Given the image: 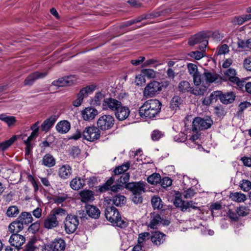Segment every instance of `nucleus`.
<instances>
[{
	"label": "nucleus",
	"instance_id": "393cba45",
	"mask_svg": "<svg viewBox=\"0 0 251 251\" xmlns=\"http://www.w3.org/2000/svg\"><path fill=\"white\" fill-rule=\"evenodd\" d=\"M72 175V167L68 164L62 166L58 170V176L63 179L69 178Z\"/></svg>",
	"mask_w": 251,
	"mask_h": 251
},
{
	"label": "nucleus",
	"instance_id": "2f4dec72",
	"mask_svg": "<svg viewBox=\"0 0 251 251\" xmlns=\"http://www.w3.org/2000/svg\"><path fill=\"white\" fill-rule=\"evenodd\" d=\"M86 213L88 216L94 219H98L100 217V212L99 209L94 205H87L85 206Z\"/></svg>",
	"mask_w": 251,
	"mask_h": 251
},
{
	"label": "nucleus",
	"instance_id": "412c9836",
	"mask_svg": "<svg viewBox=\"0 0 251 251\" xmlns=\"http://www.w3.org/2000/svg\"><path fill=\"white\" fill-rule=\"evenodd\" d=\"M130 112L129 108L127 106L122 104L115 112V115L119 121H122L128 117Z\"/></svg>",
	"mask_w": 251,
	"mask_h": 251
},
{
	"label": "nucleus",
	"instance_id": "8fccbe9b",
	"mask_svg": "<svg viewBox=\"0 0 251 251\" xmlns=\"http://www.w3.org/2000/svg\"><path fill=\"white\" fill-rule=\"evenodd\" d=\"M40 223L37 221L32 224L28 227V230L32 234L36 233L40 229Z\"/></svg>",
	"mask_w": 251,
	"mask_h": 251
},
{
	"label": "nucleus",
	"instance_id": "b1692460",
	"mask_svg": "<svg viewBox=\"0 0 251 251\" xmlns=\"http://www.w3.org/2000/svg\"><path fill=\"white\" fill-rule=\"evenodd\" d=\"M59 222L57 217L51 213L44 221V226L46 228L52 229L58 226Z\"/></svg>",
	"mask_w": 251,
	"mask_h": 251
},
{
	"label": "nucleus",
	"instance_id": "3c124183",
	"mask_svg": "<svg viewBox=\"0 0 251 251\" xmlns=\"http://www.w3.org/2000/svg\"><path fill=\"white\" fill-rule=\"evenodd\" d=\"M151 236L149 232H143L139 234L138 243L141 245L143 244L146 239H151Z\"/></svg>",
	"mask_w": 251,
	"mask_h": 251
},
{
	"label": "nucleus",
	"instance_id": "4be33fe9",
	"mask_svg": "<svg viewBox=\"0 0 251 251\" xmlns=\"http://www.w3.org/2000/svg\"><path fill=\"white\" fill-rule=\"evenodd\" d=\"M126 198L120 194L116 195L115 196L113 197L112 199L108 197L105 198V201H106L108 204H110L111 202H112V204L117 206H122L124 205L126 203Z\"/></svg>",
	"mask_w": 251,
	"mask_h": 251
},
{
	"label": "nucleus",
	"instance_id": "a19ab883",
	"mask_svg": "<svg viewBox=\"0 0 251 251\" xmlns=\"http://www.w3.org/2000/svg\"><path fill=\"white\" fill-rule=\"evenodd\" d=\"M20 212L19 208L16 205H11L8 207L5 215L8 218L16 217Z\"/></svg>",
	"mask_w": 251,
	"mask_h": 251
},
{
	"label": "nucleus",
	"instance_id": "6e6d98bb",
	"mask_svg": "<svg viewBox=\"0 0 251 251\" xmlns=\"http://www.w3.org/2000/svg\"><path fill=\"white\" fill-rule=\"evenodd\" d=\"M204 51H194L189 53V55L190 57L195 58L196 60H200L203 56V53Z\"/></svg>",
	"mask_w": 251,
	"mask_h": 251
},
{
	"label": "nucleus",
	"instance_id": "5fc2aeb1",
	"mask_svg": "<svg viewBox=\"0 0 251 251\" xmlns=\"http://www.w3.org/2000/svg\"><path fill=\"white\" fill-rule=\"evenodd\" d=\"M231 23L234 25H241L245 22L242 16H235L231 19Z\"/></svg>",
	"mask_w": 251,
	"mask_h": 251
},
{
	"label": "nucleus",
	"instance_id": "bb28decb",
	"mask_svg": "<svg viewBox=\"0 0 251 251\" xmlns=\"http://www.w3.org/2000/svg\"><path fill=\"white\" fill-rule=\"evenodd\" d=\"M70 123L67 120L60 121L55 126L57 131L61 134L67 133L70 129Z\"/></svg>",
	"mask_w": 251,
	"mask_h": 251
},
{
	"label": "nucleus",
	"instance_id": "473e14b6",
	"mask_svg": "<svg viewBox=\"0 0 251 251\" xmlns=\"http://www.w3.org/2000/svg\"><path fill=\"white\" fill-rule=\"evenodd\" d=\"M235 95L232 92H227L225 94L222 93L220 98L221 102L224 104H228L232 103L235 100Z\"/></svg>",
	"mask_w": 251,
	"mask_h": 251
},
{
	"label": "nucleus",
	"instance_id": "0eeeda50",
	"mask_svg": "<svg viewBox=\"0 0 251 251\" xmlns=\"http://www.w3.org/2000/svg\"><path fill=\"white\" fill-rule=\"evenodd\" d=\"M82 135L83 139L90 142H94L100 138V131L98 127L88 126L85 128Z\"/></svg>",
	"mask_w": 251,
	"mask_h": 251
},
{
	"label": "nucleus",
	"instance_id": "c85d7f7f",
	"mask_svg": "<svg viewBox=\"0 0 251 251\" xmlns=\"http://www.w3.org/2000/svg\"><path fill=\"white\" fill-rule=\"evenodd\" d=\"M150 220L148 226L151 229H155L158 224L161 222L162 218L159 214L154 212L151 214Z\"/></svg>",
	"mask_w": 251,
	"mask_h": 251
},
{
	"label": "nucleus",
	"instance_id": "f704fd0d",
	"mask_svg": "<svg viewBox=\"0 0 251 251\" xmlns=\"http://www.w3.org/2000/svg\"><path fill=\"white\" fill-rule=\"evenodd\" d=\"M55 159L53 156L50 153L45 154L42 160V164L47 167H52L55 165Z\"/></svg>",
	"mask_w": 251,
	"mask_h": 251
},
{
	"label": "nucleus",
	"instance_id": "9b49d317",
	"mask_svg": "<svg viewBox=\"0 0 251 251\" xmlns=\"http://www.w3.org/2000/svg\"><path fill=\"white\" fill-rule=\"evenodd\" d=\"M114 122L113 116L110 115H104L100 116L98 120L97 126L102 130H108L113 126Z\"/></svg>",
	"mask_w": 251,
	"mask_h": 251
},
{
	"label": "nucleus",
	"instance_id": "f257e3e1",
	"mask_svg": "<svg viewBox=\"0 0 251 251\" xmlns=\"http://www.w3.org/2000/svg\"><path fill=\"white\" fill-rule=\"evenodd\" d=\"M161 107V102L157 99L147 100L140 107L139 115L142 118H154L160 112Z\"/></svg>",
	"mask_w": 251,
	"mask_h": 251
},
{
	"label": "nucleus",
	"instance_id": "cd10ccee",
	"mask_svg": "<svg viewBox=\"0 0 251 251\" xmlns=\"http://www.w3.org/2000/svg\"><path fill=\"white\" fill-rule=\"evenodd\" d=\"M57 119L56 115H52L49 118L45 120L41 125V129L44 131H48L54 125Z\"/></svg>",
	"mask_w": 251,
	"mask_h": 251
},
{
	"label": "nucleus",
	"instance_id": "1a4fd4ad",
	"mask_svg": "<svg viewBox=\"0 0 251 251\" xmlns=\"http://www.w3.org/2000/svg\"><path fill=\"white\" fill-rule=\"evenodd\" d=\"M174 203L176 207L179 208L183 212L187 211L190 208L200 210V207L196 205L197 203L196 202L193 201H185L179 197H176Z\"/></svg>",
	"mask_w": 251,
	"mask_h": 251
},
{
	"label": "nucleus",
	"instance_id": "6ab92c4d",
	"mask_svg": "<svg viewBox=\"0 0 251 251\" xmlns=\"http://www.w3.org/2000/svg\"><path fill=\"white\" fill-rule=\"evenodd\" d=\"M48 74V72H39L37 71L31 73L25 79L24 85L25 86H31L36 80L45 77Z\"/></svg>",
	"mask_w": 251,
	"mask_h": 251
},
{
	"label": "nucleus",
	"instance_id": "9d476101",
	"mask_svg": "<svg viewBox=\"0 0 251 251\" xmlns=\"http://www.w3.org/2000/svg\"><path fill=\"white\" fill-rule=\"evenodd\" d=\"M162 90L161 84L156 81H152L148 83L144 89L143 94L146 97H152L159 93Z\"/></svg>",
	"mask_w": 251,
	"mask_h": 251
},
{
	"label": "nucleus",
	"instance_id": "6e6552de",
	"mask_svg": "<svg viewBox=\"0 0 251 251\" xmlns=\"http://www.w3.org/2000/svg\"><path fill=\"white\" fill-rule=\"evenodd\" d=\"M79 224L78 218L76 216L67 215L64 221V227L66 232L71 234L75 232Z\"/></svg>",
	"mask_w": 251,
	"mask_h": 251
},
{
	"label": "nucleus",
	"instance_id": "4468645a",
	"mask_svg": "<svg viewBox=\"0 0 251 251\" xmlns=\"http://www.w3.org/2000/svg\"><path fill=\"white\" fill-rule=\"evenodd\" d=\"M224 74L230 82L236 85L237 88L242 89L244 86L245 81L240 80L239 77L235 76L236 71L235 69L232 68L228 69L224 73Z\"/></svg>",
	"mask_w": 251,
	"mask_h": 251
},
{
	"label": "nucleus",
	"instance_id": "09e8293b",
	"mask_svg": "<svg viewBox=\"0 0 251 251\" xmlns=\"http://www.w3.org/2000/svg\"><path fill=\"white\" fill-rule=\"evenodd\" d=\"M164 134L159 130H153L151 134V138L153 141H158L161 137H163Z\"/></svg>",
	"mask_w": 251,
	"mask_h": 251
},
{
	"label": "nucleus",
	"instance_id": "f03ea898",
	"mask_svg": "<svg viewBox=\"0 0 251 251\" xmlns=\"http://www.w3.org/2000/svg\"><path fill=\"white\" fill-rule=\"evenodd\" d=\"M129 167L130 163L127 162L116 167L113 171V175L112 176L109 178L102 185L98 186V191L100 193H104L108 191L109 187H110L111 185L114 183L116 177H118L119 175L124 174L129 169Z\"/></svg>",
	"mask_w": 251,
	"mask_h": 251
},
{
	"label": "nucleus",
	"instance_id": "de8ad7c7",
	"mask_svg": "<svg viewBox=\"0 0 251 251\" xmlns=\"http://www.w3.org/2000/svg\"><path fill=\"white\" fill-rule=\"evenodd\" d=\"M241 189L245 192H248L251 189V182L248 180L243 179L240 184Z\"/></svg>",
	"mask_w": 251,
	"mask_h": 251
},
{
	"label": "nucleus",
	"instance_id": "7ed1b4c3",
	"mask_svg": "<svg viewBox=\"0 0 251 251\" xmlns=\"http://www.w3.org/2000/svg\"><path fill=\"white\" fill-rule=\"evenodd\" d=\"M105 216L108 221L118 227L125 228L127 226V223L122 219L119 211L114 206H109L106 208Z\"/></svg>",
	"mask_w": 251,
	"mask_h": 251
},
{
	"label": "nucleus",
	"instance_id": "13d9d810",
	"mask_svg": "<svg viewBox=\"0 0 251 251\" xmlns=\"http://www.w3.org/2000/svg\"><path fill=\"white\" fill-rule=\"evenodd\" d=\"M243 67L248 71L251 72V56L244 59L243 63Z\"/></svg>",
	"mask_w": 251,
	"mask_h": 251
},
{
	"label": "nucleus",
	"instance_id": "e2e57ef3",
	"mask_svg": "<svg viewBox=\"0 0 251 251\" xmlns=\"http://www.w3.org/2000/svg\"><path fill=\"white\" fill-rule=\"evenodd\" d=\"M196 194L194 189L192 188H189L186 190L184 193V198L185 199H191Z\"/></svg>",
	"mask_w": 251,
	"mask_h": 251
},
{
	"label": "nucleus",
	"instance_id": "7c9ffc66",
	"mask_svg": "<svg viewBox=\"0 0 251 251\" xmlns=\"http://www.w3.org/2000/svg\"><path fill=\"white\" fill-rule=\"evenodd\" d=\"M8 229L11 233L18 234L24 229V226L17 218L9 225Z\"/></svg>",
	"mask_w": 251,
	"mask_h": 251
},
{
	"label": "nucleus",
	"instance_id": "69168bd1",
	"mask_svg": "<svg viewBox=\"0 0 251 251\" xmlns=\"http://www.w3.org/2000/svg\"><path fill=\"white\" fill-rule=\"evenodd\" d=\"M135 82L137 85L141 86L145 83V78L143 75H139L135 78Z\"/></svg>",
	"mask_w": 251,
	"mask_h": 251
},
{
	"label": "nucleus",
	"instance_id": "c9c22d12",
	"mask_svg": "<svg viewBox=\"0 0 251 251\" xmlns=\"http://www.w3.org/2000/svg\"><path fill=\"white\" fill-rule=\"evenodd\" d=\"M18 219L24 226L27 225L31 223L33 221V218L31 214L27 212H23L18 217Z\"/></svg>",
	"mask_w": 251,
	"mask_h": 251
},
{
	"label": "nucleus",
	"instance_id": "e433bc0d",
	"mask_svg": "<svg viewBox=\"0 0 251 251\" xmlns=\"http://www.w3.org/2000/svg\"><path fill=\"white\" fill-rule=\"evenodd\" d=\"M192 87L189 82L186 80L181 81L178 85V90L180 93L191 92Z\"/></svg>",
	"mask_w": 251,
	"mask_h": 251
},
{
	"label": "nucleus",
	"instance_id": "603ef678",
	"mask_svg": "<svg viewBox=\"0 0 251 251\" xmlns=\"http://www.w3.org/2000/svg\"><path fill=\"white\" fill-rule=\"evenodd\" d=\"M104 95L100 92L97 93L93 99V103L96 105H100L102 100H104Z\"/></svg>",
	"mask_w": 251,
	"mask_h": 251
},
{
	"label": "nucleus",
	"instance_id": "ea45409f",
	"mask_svg": "<svg viewBox=\"0 0 251 251\" xmlns=\"http://www.w3.org/2000/svg\"><path fill=\"white\" fill-rule=\"evenodd\" d=\"M17 139L16 135H13L9 139L0 143V151H3L10 147Z\"/></svg>",
	"mask_w": 251,
	"mask_h": 251
},
{
	"label": "nucleus",
	"instance_id": "39448f33",
	"mask_svg": "<svg viewBox=\"0 0 251 251\" xmlns=\"http://www.w3.org/2000/svg\"><path fill=\"white\" fill-rule=\"evenodd\" d=\"M190 46H194L200 44L199 49L201 51H204L208 44V37L203 32H199L191 37L188 41Z\"/></svg>",
	"mask_w": 251,
	"mask_h": 251
},
{
	"label": "nucleus",
	"instance_id": "f8f14e48",
	"mask_svg": "<svg viewBox=\"0 0 251 251\" xmlns=\"http://www.w3.org/2000/svg\"><path fill=\"white\" fill-rule=\"evenodd\" d=\"M65 247V241L61 238H57L45 245L43 251H64Z\"/></svg>",
	"mask_w": 251,
	"mask_h": 251
},
{
	"label": "nucleus",
	"instance_id": "79ce46f5",
	"mask_svg": "<svg viewBox=\"0 0 251 251\" xmlns=\"http://www.w3.org/2000/svg\"><path fill=\"white\" fill-rule=\"evenodd\" d=\"M238 48H241L244 50H251V38L247 40L239 39L237 42Z\"/></svg>",
	"mask_w": 251,
	"mask_h": 251
},
{
	"label": "nucleus",
	"instance_id": "2eb2a0df",
	"mask_svg": "<svg viewBox=\"0 0 251 251\" xmlns=\"http://www.w3.org/2000/svg\"><path fill=\"white\" fill-rule=\"evenodd\" d=\"M125 188L133 194H142L145 191V183L143 181L130 182L126 184Z\"/></svg>",
	"mask_w": 251,
	"mask_h": 251
},
{
	"label": "nucleus",
	"instance_id": "052dcab7",
	"mask_svg": "<svg viewBox=\"0 0 251 251\" xmlns=\"http://www.w3.org/2000/svg\"><path fill=\"white\" fill-rule=\"evenodd\" d=\"M161 183V186L163 188H166L172 185V180L168 177H165L162 180L161 179L160 182Z\"/></svg>",
	"mask_w": 251,
	"mask_h": 251
},
{
	"label": "nucleus",
	"instance_id": "c756f323",
	"mask_svg": "<svg viewBox=\"0 0 251 251\" xmlns=\"http://www.w3.org/2000/svg\"><path fill=\"white\" fill-rule=\"evenodd\" d=\"M85 184L84 179L76 176L70 182V185L71 188L75 190H78L84 187Z\"/></svg>",
	"mask_w": 251,
	"mask_h": 251
},
{
	"label": "nucleus",
	"instance_id": "0e129e2a",
	"mask_svg": "<svg viewBox=\"0 0 251 251\" xmlns=\"http://www.w3.org/2000/svg\"><path fill=\"white\" fill-rule=\"evenodd\" d=\"M142 72L145 75H146L148 77L153 78L155 76V73L152 69H144L142 71Z\"/></svg>",
	"mask_w": 251,
	"mask_h": 251
},
{
	"label": "nucleus",
	"instance_id": "20e7f679",
	"mask_svg": "<svg viewBox=\"0 0 251 251\" xmlns=\"http://www.w3.org/2000/svg\"><path fill=\"white\" fill-rule=\"evenodd\" d=\"M212 124L213 121L210 117L201 118L197 117L193 121L192 129L194 132L197 133L201 130L209 128Z\"/></svg>",
	"mask_w": 251,
	"mask_h": 251
},
{
	"label": "nucleus",
	"instance_id": "774afa93",
	"mask_svg": "<svg viewBox=\"0 0 251 251\" xmlns=\"http://www.w3.org/2000/svg\"><path fill=\"white\" fill-rule=\"evenodd\" d=\"M227 215L228 217L233 221H236L238 220V215L237 213V212H235L233 211L231 209H229L227 213Z\"/></svg>",
	"mask_w": 251,
	"mask_h": 251
},
{
	"label": "nucleus",
	"instance_id": "dca6fc26",
	"mask_svg": "<svg viewBox=\"0 0 251 251\" xmlns=\"http://www.w3.org/2000/svg\"><path fill=\"white\" fill-rule=\"evenodd\" d=\"M189 74L193 77L195 85L198 86L201 82V75L198 71V67L193 63H188L187 66Z\"/></svg>",
	"mask_w": 251,
	"mask_h": 251
},
{
	"label": "nucleus",
	"instance_id": "aec40b11",
	"mask_svg": "<svg viewBox=\"0 0 251 251\" xmlns=\"http://www.w3.org/2000/svg\"><path fill=\"white\" fill-rule=\"evenodd\" d=\"M72 76H67L59 78L57 80L53 81L52 85L57 87H66L73 85L75 80L73 79Z\"/></svg>",
	"mask_w": 251,
	"mask_h": 251
},
{
	"label": "nucleus",
	"instance_id": "5701e85b",
	"mask_svg": "<svg viewBox=\"0 0 251 251\" xmlns=\"http://www.w3.org/2000/svg\"><path fill=\"white\" fill-rule=\"evenodd\" d=\"M166 235L159 231H156L151 233V240L152 243L159 246L164 243L165 240Z\"/></svg>",
	"mask_w": 251,
	"mask_h": 251
},
{
	"label": "nucleus",
	"instance_id": "423d86ee",
	"mask_svg": "<svg viewBox=\"0 0 251 251\" xmlns=\"http://www.w3.org/2000/svg\"><path fill=\"white\" fill-rule=\"evenodd\" d=\"M125 94H120L118 97V100L108 98L104 99L102 102V108L104 110H110L115 112L122 104V99Z\"/></svg>",
	"mask_w": 251,
	"mask_h": 251
},
{
	"label": "nucleus",
	"instance_id": "37998d69",
	"mask_svg": "<svg viewBox=\"0 0 251 251\" xmlns=\"http://www.w3.org/2000/svg\"><path fill=\"white\" fill-rule=\"evenodd\" d=\"M182 102V100L179 96H174L171 100L170 107L173 110H176Z\"/></svg>",
	"mask_w": 251,
	"mask_h": 251
},
{
	"label": "nucleus",
	"instance_id": "338daca9",
	"mask_svg": "<svg viewBox=\"0 0 251 251\" xmlns=\"http://www.w3.org/2000/svg\"><path fill=\"white\" fill-rule=\"evenodd\" d=\"M229 51V48L226 44L222 45L219 48L218 54H225Z\"/></svg>",
	"mask_w": 251,
	"mask_h": 251
},
{
	"label": "nucleus",
	"instance_id": "4c0bfd02",
	"mask_svg": "<svg viewBox=\"0 0 251 251\" xmlns=\"http://www.w3.org/2000/svg\"><path fill=\"white\" fill-rule=\"evenodd\" d=\"M151 203L154 209L164 210L163 202L159 196H154L151 200Z\"/></svg>",
	"mask_w": 251,
	"mask_h": 251
},
{
	"label": "nucleus",
	"instance_id": "58836bf2",
	"mask_svg": "<svg viewBox=\"0 0 251 251\" xmlns=\"http://www.w3.org/2000/svg\"><path fill=\"white\" fill-rule=\"evenodd\" d=\"M0 120L6 123L8 126H13L16 122L14 116H8L4 113L0 114Z\"/></svg>",
	"mask_w": 251,
	"mask_h": 251
},
{
	"label": "nucleus",
	"instance_id": "a18cd8bd",
	"mask_svg": "<svg viewBox=\"0 0 251 251\" xmlns=\"http://www.w3.org/2000/svg\"><path fill=\"white\" fill-rule=\"evenodd\" d=\"M148 183L155 185L159 183L161 181V176L159 174L154 173L147 177Z\"/></svg>",
	"mask_w": 251,
	"mask_h": 251
},
{
	"label": "nucleus",
	"instance_id": "680f3d73",
	"mask_svg": "<svg viewBox=\"0 0 251 251\" xmlns=\"http://www.w3.org/2000/svg\"><path fill=\"white\" fill-rule=\"evenodd\" d=\"M237 213L239 216H245L248 214V209L246 207L240 206L236 210Z\"/></svg>",
	"mask_w": 251,
	"mask_h": 251
},
{
	"label": "nucleus",
	"instance_id": "ddd939ff",
	"mask_svg": "<svg viewBox=\"0 0 251 251\" xmlns=\"http://www.w3.org/2000/svg\"><path fill=\"white\" fill-rule=\"evenodd\" d=\"M129 174L128 173H126L122 175L120 177H116L114 183L111 185L110 187H109L108 191L111 190L113 192H117L119 190L121 189L123 185L125 184V186L127 184L129 179Z\"/></svg>",
	"mask_w": 251,
	"mask_h": 251
},
{
	"label": "nucleus",
	"instance_id": "bf43d9fd",
	"mask_svg": "<svg viewBox=\"0 0 251 251\" xmlns=\"http://www.w3.org/2000/svg\"><path fill=\"white\" fill-rule=\"evenodd\" d=\"M35 242L33 240H30L27 244L25 246L24 251H35L36 249L34 246Z\"/></svg>",
	"mask_w": 251,
	"mask_h": 251
},
{
	"label": "nucleus",
	"instance_id": "a878e982",
	"mask_svg": "<svg viewBox=\"0 0 251 251\" xmlns=\"http://www.w3.org/2000/svg\"><path fill=\"white\" fill-rule=\"evenodd\" d=\"M98 114L97 110L93 107H87L82 111V117L86 121L93 119Z\"/></svg>",
	"mask_w": 251,
	"mask_h": 251
},
{
	"label": "nucleus",
	"instance_id": "a211bd4d",
	"mask_svg": "<svg viewBox=\"0 0 251 251\" xmlns=\"http://www.w3.org/2000/svg\"><path fill=\"white\" fill-rule=\"evenodd\" d=\"M25 237L18 234H12L9 239L10 245L18 251L21 249V246L25 243Z\"/></svg>",
	"mask_w": 251,
	"mask_h": 251
},
{
	"label": "nucleus",
	"instance_id": "4d7b16f0",
	"mask_svg": "<svg viewBox=\"0 0 251 251\" xmlns=\"http://www.w3.org/2000/svg\"><path fill=\"white\" fill-rule=\"evenodd\" d=\"M50 213L54 214L55 217L56 216H65L67 214L66 210L61 208L54 209Z\"/></svg>",
	"mask_w": 251,
	"mask_h": 251
},
{
	"label": "nucleus",
	"instance_id": "864d4df0",
	"mask_svg": "<svg viewBox=\"0 0 251 251\" xmlns=\"http://www.w3.org/2000/svg\"><path fill=\"white\" fill-rule=\"evenodd\" d=\"M222 96V92L220 91H216L212 92L209 97V100L210 102L213 101H217L218 99L220 100L221 96Z\"/></svg>",
	"mask_w": 251,
	"mask_h": 251
},
{
	"label": "nucleus",
	"instance_id": "f3484780",
	"mask_svg": "<svg viewBox=\"0 0 251 251\" xmlns=\"http://www.w3.org/2000/svg\"><path fill=\"white\" fill-rule=\"evenodd\" d=\"M95 90V87L89 86L82 88L77 94V99L73 102V104L75 107L80 106L85 95L92 93Z\"/></svg>",
	"mask_w": 251,
	"mask_h": 251
},
{
	"label": "nucleus",
	"instance_id": "49530a36",
	"mask_svg": "<svg viewBox=\"0 0 251 251\" xmlns=\"http://www.w3.org/2000/svg\"><path fill=\"white\" fill-rule=\"evenodd\" d=\"M203 76L208 83H212L218 79V75L211 73L210 72H204L203 73Z\"/></svg>",
	"mask_w": 251,
	"mask_h": 251
},
{
	"label": "nucleus",
	"instance_id": "72a5a7b5",
	"mask_svg": "<svg viewBox=\"0 0 251 251\" xmlns=\"http://www.w3.org/2000/svg\"><path fill=\"white\" fill-rule=\"evenodd\" d=\"M81 201L83 202L92 201L94 200V195L91 190H83L80 193Z\"/></svg>",
	"mask_w": 251,
	"mask_h": 251
},
{
	"label": "nucleus",
	"instance_id": "c03bdc74",
	"mask_svg": "<svg viewBox=\"0 0 251 251\" xmlns=\"http://www.w3.org/2000/svg\"><path fill=\"white\" fill-rule=\"evenodd\" d=\"M230 198L238 202H244L246 200V195L240 193H232L230 194Z\"/></svg>",
	"mask_w": 251,
	"mask_h": 251
}]
</instances>
